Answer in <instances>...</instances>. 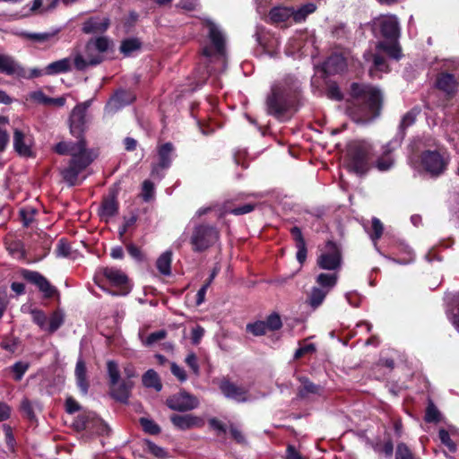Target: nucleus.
Returning <instances> with one entry per match:
<instances>
[{
	"mask_svg": "<svg viewBox=\"0 0 459 459\" xmlns=\"http://www.w3.org/2000/svg\"><path fill=\"white\" fill-rule=\"evenodd\" d=\"M91 101H85L76 105L69 117V129L77 142H59L53 150L59 155H69L68 165L60 169L63 180L69 186L80 184L79 175L85 170L95 160L93 152L87 148V143L83 134L87 129V109Z\"/></svg>",
	"mask_w": 459,
	"mask_h": 459,
	"instance_id": "obj_1",
	"label": "nucleus"
},
{
	"mask_svg": "<svg viewBox=\"0 0 459 459\" xmlns=\"http://www.w3.org/2000/svg\"><path fill=\"white\" fill-rule=\"evenodd\" d=\"M351 91L354 101L353 108H351V114L356 122L368 123L380 115L383 96L379 90L353 83Z\"/></svg>",
	"mask_w": 459,
	"mask_h": 459,
	"instance_id": "obj_2",
	"label": "nucleus"
},
{
	"mask_svg": "<svg viewBox=\"0 0 459 459\" xmlns=\"http://www.w3.org/2000/svg\"><path fill=\"white\" fill-rule=\"evenodd\" d=\"M295 91L286 81L275 82L266 98L267 113L277 118L281 117L291 107Z\"/></svg>",
	"mask_w": 459,
	"mask_h": 459,
	"instance_id": "obj_3",
	"label": "nucleus"
},
{
	"mask_svg": "<svg viewBox=\"0 0 459 459\" xmlns=\"http://www.w3.org/2000/svg\"><path fill=\"white\" fill-rule=\"evenodd\" d=\"M110 41L106 37L91 39L85 45L84 55L75 56L74 63L77 70L82 71L90 65H96L103 61V53L109 48Z\"/></svg>",
	"mask_w": 459,
	"mask_h": 459,
	"instance_id": "obj_4",
	"label": "nucleus"
},
{
	"mask_svg": "<svg viewBox=\"0 0 459 459\" xmlns=\"http://www.w3.org/2000/svg\"><path fill=\"white\" fill-rule=\"evenodd\" d=\"M372 145L367 142H354L349 145V168L358 175H365L370 169Z\"/></svg>",
	"mask_w": 459,
	"mask_h": 459,
	"instance_id": "obj_5",
	"label": "nucleus"
},
{
	"mask_svg": "<svg viewBox=\"0 0 459 459\" xmlns=\"http://www.w3.org/2000/svg\"><path fill=\"white\" fill-rule=\"evenodd\" d=\"M220 230L214 225L198 223L194 226L190 244L194 252H204L220 240Z\"/></svg>",
	"mask_w": 459,
	"mask_h": 459,
	"instance_id": "obj_6",
	"label": "nucleus"
},
{
	"mask_svg": "<svg viewBox=\"0 0 459 459\" xmlns=\"http://www.w3.org/2000/svg\"><path fill=\"white\" fill-rule=\"evenodd\" d=\"M448 159L437 151H425L420 155V162L424 170L432 178L442 175L447 168Z\"/></svg>",
	"mask_w": 459,
	"mask_h": 459,
	"instance_id": "obj_7",
	"label": "nucleus"
},
{
	"mask_svg": "<svg viewBox=\"0 0 459 459\" xmlns=\"http://www.w3.org/2000/svg\"><path fill=\"white\" fill-rule=\"evenodd\" d=\"M373 30L388 40H397L400 37V25L394 14L380 15L373 20Z\"/></svg>",
	"mask_w": 459,
	"mask_h": 459,
	"instance_id": "obj_8",
	"label": "nucleus"
},
{
	"mask_svg": "<svg viewBox=\"0 0 459 459\" xmlns=\"http://www.w3.org/2000/svg\"><path fill=\"white\" fill-rule=\"evenodd\" d=\"M342 252L338 245L331 240L327 241L325 250L317 257V265L324 270L335 271L341 267Z\"/></svg>",
	"mask_w": 459,
	"mask_h": 459,
	"instance_id": "obj_9",
	"label": "nucleus"
},
{
	"mask_svg": "<svg viewBox=\"0 0 459 459\" xmlns=\"http://www.w3.org/2000/svg\"><path fill=\"white\" fill-rule=\"evenodd\" d=\"M205 24L208 28V36L214 47V50L210 47H204L203 48V55L207 57H211L214 53H216L219 56H223L225 55V37L223 33L213 22L207 20Z\"/></svg>",
	"mask_w": 459,
	"mask_h": 459,
	"instance_id": "obj_10",
	"label": "nucleus"
},
{
	"mask_svg": "<svg viewBox=\"0 0 459 459\" xmlns=\"http://www.w3.org/2000/svg\"><path fill=\"white\" fill-rule=\"evenodd\" d=\"M166 404L173 411H188L197 408L199 401L196 396L186 391H180L168 397Z\"/></svg>",
	"mask_w": 459,
	"mask_h": 459,
	"instance_id": "obj_11",
	"label": "nucleus"
},
{
	"mask_svg": "<svg viewBox=\"0 0 459 459\" xmlns=\"http://www.w3.org/2000/svg\"><path fill=\"white\" fill-rule=\"evenodd\" d=\"M157 151L158 162L152 167V176L161 178L163 176L160 174V171L169 169L171 165L174 146L171 143H166L158 146Z\"/></svg>",
	"mask_w": 459,
	"mask_h": 459,
	"instance_id": "obj_12",
	"label": "nucleus"
},
{
	"mask_svg": "<svg viewBox=\"0 0 459 459\" xmlns=\"http://www.w3.org/2000/svg\"><path fill=\"white\" fill-rule=\"evenodd\" d=\"M21 273L22 278L35 285L45 298H52L56 293V289L39 273L23 269Z\"/></svg>",
	"mask_w": 459,
	"mask_h": 459,
	"instance_id": "obj_13",
	"label": "nucleus"
},
{
	"mask_svg": "<svg viewBox=\"0 0 459 459\" xmlns=\"http://www.w3.org/2000/svg\"><path fill=\"white\" fill-rule=\"evenodd\" d=\"M394 152V148L392 146L391 142L382 145L380 151L376 155L373 166L380 172H385L393 169L395 164Z\"/></svg>",
	"mask_w": 459,
	"mask_h": 459,
	"instance_id": "obj_14",
	"label": "nucleus"
},
{
	"mask_svg": "<svg viewBox=\"0 0 459 459\" xmlns=\"http://www.w3.org/2000/svg\"><path fill=\"white\" fill-rule=\"evenodd\" d=\"M76 425L81 429H93L97 428L96 432L100 435H108L109 429L100 419L95 418L93 413H83L77 417Z\"/></svg>",
	"mask_w": 459,
	"mask_h": 459,
	"instance_id": "obj_15",
	"label": "nucleus"
},
{
	"mask_svg": "<svg viewBox=\"0 0 459 459\" xmlns=\"http://www.w3.org/2000/svg\"><path fill=\"white\" fill-rule=\"evenodd\" d=\"M219 387L221 393L229 399L235 400L238 403L247 401L248 391L245 387L238 386L226 378L220 382Z\"/></svg>",
	"mask_w": 459,
	"mask_h": 459,
	"instance_id": "obj_16",
	"label": "nucleus"
},
{
	"mask_svg": "<svg viewBox=\"0 0 459 459\" xmlns=\"http://www.w3.org/2000/svg\"><path fill=\"white\" fill-rule=\"evenodd\" d=\"M13 149L20 155L23 157L31 156V140L30 137L23 131L15 128L13 130Z\"/></svg>",
	"mask_w": 459,
	"mask_h": 459,
	"instance_id": "obj_17",
	"label": "nucleus"
},
{
	"mask_svg": "<svg viewBox=\"0 0 459 459\" xmlns=\"http://www.w3.org/2000/svg\"><path fill=\"white\" fill-rule=\"evenodd\" d=\"M170 421L174 427L180 430H186L195 427H202L204 424L201 418L192 414H173L170 416Z\"/></svg>",
	"mask_w": 459,
	"mask_h": 459,
	"instance_id": "obj_18",
	"label": "nucleus"
},
{
	"mask_svg": "<svg viewBox=\"0 0 459 459\" xmlns=\"http://www.w3.org/2000/svg\"><path fill=\"white\" fill-rule=\"evenodd\" d=\"M0 73L7 75L26 76V70L13 56L0 54Z\"/></svg>",
	"mask_w": 459,
	"mask_h": 459,
	"instance_id": "obj_19",
	"label": "nucleus"
},
{
	"mask_svg": "<svg viewBox=\"0 0 459 459\" xmlns=\"http://www.w3.org/2000/svg\"><path fill=\"white\" fill-rule=\"evenodd\" d=\"M134 100V96L130 91L124 90L117 91L106 106V110L111 113L116 112L124 106L132 103Z\"/></svg>",
	"mask_w": 459,
	"mask_h": 459,
	"instance_id": "obj_20",
	"label": "nucleus"
},
{
	"mask_svg": "<svg viewBox=\"0 0 459 459\" xmlns=\"http://www.w3.org/2000/svg\"><path fill=\"white\" fill-rule=\"evenodd\" d=\"M458 82L452 74L441 73L436 80V87L447 96H453L457 89Z\"/></svg>",
	"mask_w": 459,
	"mask_h": 459,
	"instance_id": "obj_21",
	"label": "nucleus"
},
{
	"mask_svg": "<svg viewBox=\"0 0 459 459\" xmlns=\"http://www.w3.org/2000/svg\"><path fill=\"white\" fill-rule=\"evenodd\" d=\"M109 19L105 17H91L82 24V31L86 34L102 33L108 30Z\"/></svg>",
	"mask_w": 459,
	"mask_h": 459,
	"instance_id": "obj_22",
	"label": "nucleus"
},
{
	"mask_svg": "<svg viewBox=\"0 0 459 459\" xmlns=\"http://www.w3.org/2000/svg\"><path fill=\"white\" fill-rule=\"evenodd\" d=\"M133 386L134 383L131 380L124 381L120 384H117L116 385H110V395L116 401L126 403Z\"/></svg>",
	"mask_w": 459,
	"mask_h": 459,
	"instance_id": "obj_23",
	"label": "nucleus"
},
{
	"mask_svg": "<svg viewBox=\"0 0 459 459\" xmlns=\"http://www.w3.org/2000/svg\"><path fill=\"white\" fill-rule=\"evenodd\" d=\"M74 375L77 386L79 387L81 393L83 395H86L88 394L90 384L87 379L86 365L82 358H80L76 362Z\"/></svg>",
	"mask_w": 459,
	"mask_h": 459,
	"instance_id": "obj_24",
	"label": "nucleus"
},
{
	"mask_svg": "<svg viewBox=\"0 0 459 459\" xmlns=\"http://www.w3.org/2000/svg\"><path fill=\"white\" fill-rule=\"evenodd\" d=\"M301 385L298 389V396L301 399L307 398L311 394L321 395L323 387L311 382L307 377H301L299 378Z\"/></svg>",
	"mask_w": 459,
	"mask_h": 459,
	"instance_id": "obj_25",
	"label": "nucleus"
},
{
	"mask_svg": "<svg viewBox=\"0 0 459 459\" xmlns=\"http://www.w3.org/2000/svg\"><path fill=\"white\" fill-rule=\"evenodd\" d=\"M118 211V203L114 195L103 199L100 207L99 214L101 219L108 221L115 216Z\"/></svg>",
	"mask_w": 459,
	"mask_h": 459,
	"instance_id": "obj_26",
	"label": "nucleus"
},
{
	"mask_svg": "<svg viewBox=\"0 0 459 459\" xmlns=\"http://www.w3.org/2000/svg\"><path fill=\"white\" fill-rule=\"evenodd\" d=\"M103 275L115 286L121 287L125 285L128 278L120 269L114 267H106L103 269Z\"/></svg>",
	"mask_w": 459,
	"mask_h": 459,
	"instance_id": "obj_27",
	"label": "nucleus"
},
{
	"mask_svg": "<svg viewBox=\"0 0 459 459\" xmlns=\"http://www.w3.org/2000/svg\"><path fill=\"white\" fill-rule=\"evenodd\" d=\"M293 8L276 6L271 9L269 18L272 23H281L292 18Z\"/></svg>",
	"mask_w": 459,
	"mask_h": 459,
	"instance_id": "obj_28",
	"label": "nucleus"
},
{
	"mask_svg": "<svg viewBox=\"0 0 459 459\" xmlns=\"http://www.w3.org/2000/svg\"><path fill=\"white\" fill-rule=\"evenodd\" d=\"M60 30H53L47 32L32 33V32H22V36L33 42L45 43L54 40Z\"/></svg>",
	"mask_w": 459,
	"mask_h": 459,
	"instance_id": "obj_29",
	"label": "nucleus"
},
{
	"mask_svg": "<svg viewBox=\"0 0 459 459\" xmlns=\"http://www.w3.org/2000/svg\"><path fill=\"white\" fill-rule=\"evenodd\" d=\"M71 70V61L69 58H63L50 63L45 68V74L48 75L67 73Z\"/></svg>",
	"mask_w": 459,
	"mask_h": 459,
	"instance_id": "obj_30",
	"label": "nucleus"
},
{
	"mask_svg": "<svg viewBox=\"0 0 459 459\" xmlns=\"http://www.w3.org/2000/svg\"><path fill=\"white\" fill-rule=\"evenodd\" d=\"M255 206L256 205L254 204H246L244 205L232 208L231 207V202L230 201H226L222 204L221 216L226 214V213H230V214H233V215H236V216L247 214V213H249V212H253L255 210Z\"/></svg>",
	"mask_w": 459,
	"mask_h": 459,
	"instance_id": "obj_31",
	"label": "nucleus"
},
{
	"mask_svg": "<svg viewBox=\"0 0 459 459\" xmlns=\"http://www.w3.org/2000/svg\"><path fill=\"white\" fill-rule=\"evenodd\" d=\"M377 48L380 50H383L390 57L395 60H399L402 56V48L397 40H390V42H378Z\"/></svg>",
	"mask_w": 459,
	"mask_h": 459,
	"instance_id": "obj_32",
	"label": "nucleus"
},
{
	"mask_svg": "<svg viewBox=\"0 0 459 459\" xmlns=\"http://www.w3.org/2000/svg\"><path fill=\"white\" fill-rule=\"evenodd\" d=\"M338 274L336 273H322L317 275L316 282L317 287L330 292V290L336 285Z\"/></svg>",
	"mask_w": 459,
	"mask_h": 459,
	"instance_id": "obj_33",
	"label": "nucleus"
},
{
	"mask_svg": "<svg viewBox=\"0 0 459 459\" xmlns=\"http://www.w3.org/2000/svg\"><path fill=\"white\" fill-rule=\"evenodd\" d=\"M20 409L23 417L30 421L36 420V410H40V405L38 402H32L28 398H23L21 402Z\"/></svg>",
	"mask_w": 459,
	"mask_h": 459,
	"instance_id": "obj_34",
	"label": "nucleus"
},
{
	"mask_svg": "<svg viewBox=\"0 0 459 459\" xmlns=\"http://www.w3.org/2000/svg\"><path fill=\"white\" fill-rule=\"evenodd\" d=\"M329 292L315 286L311 289V291L307 299V304L314 309L317 308L325 300V297Z\"/></svg>",
	"mask_w": 459,
	"mask_h": 459,
	"instance_id": "obj_35",
	"label": "nucleus"
},
{
	"mask_svg": "<svg viewBox=\"0 0 459 459\" xmlns=\"http://www.w3.org/2000/svg\"><path fill=\"white\" fill-rule=\"evenodd\" d=\"M172 252L168 250L162 253L156 261V266L159 272L163 275L171 273Z\"/></svg>",
	"mask_w": 459,
	"mask_h": 459,
	"instance_id": "obj_36",
	"label": "nucleus"
},
{
	"mask_svg": "<svg viewBox=\"0 0 459 459\" xmlns=\"http://www.w3.org/2000/svg\"><path fill=\"white\" fill-rule=\"evenodd\" d=\"M32 97L38 102L47 106L63 107L66 101L65 97L50 98L45 95L42 91L34 92Z\"/></svg>",
	"mask_w": 459,
	"mask_h": 459,
	"instance_id": "obj_37",
	"label": "nucleus"
},
{
	"mask_svg": "<svg viewBox=\"0 0 459 459\" xmlns=\"http://www.w3.org/2000/svg\"><path fill=\"white\" fill-rule=\"evenodd\" d=\"M325 66L330 73H340L346 67V62L342 56L332 55L326 60Z\"/></svg>",
	"mask_w": 459,
	"mask_h": 459,
	"instance_id": "obj_38",
	"label": "nucleus"
},
{
	"mask_svg": "<svg viewBox=\"0 0 459 459\" xmlns=\"http://www.w3.org/2000/svg\"><path fill=\"white\" fill-rule=\"evenodd\" d=\"M142 381L143 385L148 388H154L156 391H160L162 388L160 377L153 369L147 370L143 376Z\"/></svg>",
	"mask_w": 459,
	"mask_h": 459,
	"instance_id": "obj_39",
	"label": "nucleus"
},
{
	"mask_svg": "<svg viewBox=\"0 0 459 459\" xmlns=\"http://www.w3.org/2000/svg\"><path fill=\"white\" fill-rule=\"evenodd\" d=\"M316 9V6L313 3H308L302 5L299 9H293L292 19L295 22H304L307 16L310 13H313Z\"/></svg>",
	"mask_w": 459,
	"mask_h": 459,
	"instance_id": "obj_40",
	"label": "nucleus"
},
{
	"mask_svg": "<svg viewBox=\"0 0 459 459\" xmlns=\"http://www.w3.org/2000/svg\"><path fill=\"white\" fill-rule=\"evenodd\" d=\"M141 42L137 39H126L121 42L119 49L124 56H129L134 51L139 50L141 48Z\"/></svg>",
	"mask_w": 459,
	"mask_h": 459,
	"instance_id": "obj_41",
	"label": "nucleus"
},
{
	"mask_svg": "<svg viewBox=\"0 0 459 459\" xmlns=\"http://www.w3.org/2000/svg\"><path fill=\"white\" fill-rule=\"evenodd\" d=\"M64 314L61 311H55L49 317V324L47 325V330L53 333L64 324Z\"/></svg>",
	"mask_w": 459,
	"mask_h": 459,
	"instance_id": "obj_42",
	"label": "nucleus"
},
{
	"mask_svg": "<svg viewBox=\"0 0 459 459\" xmlns=\"http://www.w3.org/2000/svg\"><path fill=\"white\" fill-rule=\"evenodd\" d=\"M440 418L441 415L438 409L436 407L433 402L430 401L426 409L424 417L425 421L429 423H437L440 421Z\"/></svg>",
	"mask_w": 459,
	"mask_h": 459,
	"instance_id": "obj_43",
	"label": "nucleus"
},
{
	"mask_svg": "<svg viewBox=\"0 0 459 459\" xmlns=\"http://www.w3.org/2000/svg\"><path fill=\"white\" fill-rule=\"evenodd\" d=\"M9 124V119L6 117H0V152H4L9 143V134L7 130L2 126Z\"/></svg>",
	"mask_w": 459,
	"mask_h": 459,
	"instance_id": "obj_44",
	"label": "nucleus"
},
{
	"mask_svg": "<svg viewBox=\"0 0 459 459\" xmlns=\"http://www.w3.org/2000/svg\"><path fill=\"white\" fill-rule=\"evenodd\" d=\"M167 336V332L165 330H159L150 333L145 339L141 337L142 342L144 346H152L154 343L158 342L165 339Z\"/></svg>",
	"mask_w": 459,
	"mask_h": 459,
	"instance_id": "obj_45",
	"label": "nucleus"
},
{
	"mask_svg": "<svg viewBox=\"0 0 459 459\" xmlns=\"http://www.w3.org/2000/svg\"><path fill=\"white\" fill-rule=\"evenodd\" d=\"M107 368L110 380V385H116L118 384L120 377V372L117 364L113 360H109L107 363Z\"/></svg>",
	"mask_w": 459,
	"mask_h": 459,
	"instance_id": "obj_46",
	"label": "nucleus"
},
{
	"mask_svg": "<svg viewBox=\"0 0 459 459\" xmlns=\"http://www.w3.org/2000/svg\"><path fill=\"white\" fill-rule=\"evenodd\" d=\"M247 331L255 336H262L266 333L267 328L264 321H256L247 325Z\"/></svg>",
	"mask_w": 459,
	"mask_h": 459,
	"instance_id": "obj_47",
	"label": "nucleus"
},
{
	"mask_svg": "<svg viewBox=\"0 0 459 459\" xmlns=\"http://www.w3.org/2000/svg\"><path fill=\"white\" fill-rule=\"evenodd\" d=\"M264 322L267 330L270 331L279 330L282 326L281 319L277 313H273L268 316Z\"/></svg>",
	"mask_w": 459,
	"mask_h": 459,
	"instance_id": "obj_48",
	"label": "nucleus"
},
{
	"mask_svg": "<svg viewBox=\"0 0 459 459\" xmlns=\"http://www.w3.org/2000/svg\"><path fill=\"white\" fill-rule=\"evenodd\" d=\"M438 437L441 443L447 447L449 452L455 453L456 451V445L452 440L450 434L446 429H440L438 432Z\"/></svg>",
	"mask_w": 459,
	"mask_h": 459,
	"instance_id": "obj_49",
	"label": "nucleus"
},
{
	"mask_svg": "<svg viewBox=\"0 0 459 459\" xmlns=\"http://www.w3.org/2000/svg\"><path fill=\"white\" fill-rule=\"evenodd\" d=\"M395 459H416L413 453L404 443H399L396 446Z\"/></svg>",
	"mask_w": 459,
	"mask_h": 459,
	"instance_id": "obj_50",
	"label": "nucleus"
},
{
	"mask_svg": "<svg viewBox=\"0 0 459 459\" xmlns=\"http://www.w3.org/2000/svg\"><path fill=\"white\" fill-rule=\"evenodd\" d=\"M140 423L143 430L149 434L156 435L160 432V428L152 420L141 418Z\"/></svg>",
	"mask_w": 459,
	"mask_h": 459,
	"instance_id": "obj_51",
	"label": "nucleus"
},
{
	"mask_svg": "<svg viewBox=\"0 0 459 459\" xmlns=\"http://www.w3.org/2000/svg\"><path fill=\"white\" fill-rule=\"evenodd\" d=\"M154 195V185L150 180H144L142 186V196L145 202L150 201Z\"/></svg>",
	"mask_w": 459,
	"mask_h": 459,
	"instance_id": "obj_52",
	"label": "nucleus"
},
{
	"mask_svg": "<svg viewBox=\"0 0 459 459\" xmlns=\"http://www.w3.org/2000/svg\"><path fill=\"white\" fill-rule=\"evenodd\" d=\"M28 368H29L28 363H24L22 361L16 362L12 367V371L14 373V379L16 381H20L22 378L25 372L28 370Z\"/></svg>",
	"mask_w": 459,
	"mask_h": 459,
	"instance_id": "obj_53",
	"label": "nucleus"
},
{
	"mask_svg": "<svg viewBox=\"0 0 459 459\" xmlns=\"http://www.w3.org/2000/svg\"><path fill=\"white\" fill-rule=\"evenodd\" d=\"M35 211L32 208H23L20 210V216L25 227H28L34 220Z\"/></svg>",
	"mask_w": 459,
	"mask_h": 459,
	"instance_id": "obj_54",
	"label": "nucleus"
},
{
	"mask_svg": "<svg viewBox=\"0 0 459 459\" xmlns=\"http://www.w3.org/2000/svg\"><path fill=\"white\" fill-rule=\"evenodd\" d=\"M32 319L35 324H37L41 329L47 330V316L40 310H33L31 312Z\"/></svg>",
	"mask_w": 459,
	"mask_h": 459,
	"instance_id": "obj_55",
	"label": "nucleus"
},
{
	"mask_svg": "<svg viewBox=\"0 0 459 459\" xmlns=\"http://www.w3.org/2000/svg\"><path fill=\"white\" fill-rule=\"evenodd\" d=\"M372 230H373V234L371 235V238L373 240L379 239L384 231V226L379 219H377V218L372 219Z\"/></svg>",
	"mask_w": 459,
	"mask_h": 459,
	"instance_id": "obj_56",
	"label": "nucleus"
},
{
	"mask_svg": "<svg viewBox=\"0 0 459 459\" xmlns=\"http://www.w3.org/2000/svg\"><path fill=\"white\" fill-rule=\"evenodd\" d=\"M316 351V346L314 343H308L304 346H300L298 350H296L294 353V359H299L304 355L308 353H313Z\"/></svg>",
	"mask_w": 459,
	"mask_h": 459,
	"instance_id": "obj_57",
	"label": "nucleus"
},
{
	"mask_svg": "<svg viewBox=\"0 0 459 459\" xmlns=\"http://www.w3.org/2000/svg\"><path fill=\"white\" fill-rule=\"evenodd\" d=\"M126 250H127L128 254L136 261L141 262L143 260L144 256H143L141 249L138 247H136L134 244H133V243L127 244Z\"/></svg>",
	"mask_w": 459,
	"mask_h": 459,
	"instance_id": "obj_58",
	"label": "nucleus"
},
{
	"mask_svg": "<svg viewBox=\"0 0 459 459\" xmlns=\"http://www.w3.org/2000/svg\"><path fill=\"white\" fill-rule=\"evenodd\" d=\"M326 96L334 100H342L343 96L339 89V87L335 84H331L327 88Z\"/></svg>",
	"mask_w": 459,
	"mask_h": 459,
	"instance_id": "obj_59",
	"label": "nucleus"
},
{
	"mask_svg": "<svg viewBox=\"0 0 459 459\" xmlns=\"http://www.w3.org/2000/svg\"><path fill=\"white\" fill-rule=\"evenodd\" d=\"M416 116L412 111L407 112L402 118L400 123L401 130L404 131L415 122Z\"/></svg>",
	"mask_w": 459,
	"mask_h": 459,
	"instance_id": "obj_60",
	"label": "nucleus"
},
{
	"mask_svg": "<svg viewBox=\"0 0 459 459\" xmlns=\"http://www.w3.org/2000/svg\"><path fill=\"white\" fill-rule=\"evenodd\" d=\"M81 410L80 404L72 397L68 396L65 399V411L69 414H73Z\"/></svg>",
	"mask_w": 459,
	"mask_h": 459,
	"instance_id": "obj_61",
	"label": "nucleus"
},
{
	"mask_svg": "<svg viewBox=\"0 0 459 459\" xmlns=\"http://www.w3.org/2000/svg\"><path fill=\"white\" fill-rule=\"evenodd\" d=\"M171 373L181 382L186 380V374L184 368L177 365L176 363H171L170 366Z\"/></svg>",
	"mask_w": 459,
	"mask_h": 459,
	"instance_id": "obj_62",
	"label": "nucleus"
},
{
	"mask_svg": "<svg viewBox=\"0 0 459 459\" xmlns=\"http://www.w3.org/2000/svg\"><path fill=\"white\" fill-rule=\"evenodd\" d=\"M71 247L68 243H66L64 239H60L58 241L56 247V253L60 256H67L70 255Z\"/></svg>",
	"mask_w": 459,
	"mask_h": 459,
	"instance_id": "obj_63",
	"label": "nucleus"
},
{
	"mask_svg": "<svg viewBox=\"0 0 459 459\" xmlns=\"http://www.w3.org/2000/svg\"><path fill=\"white\" fill-rule=\"evenodd\" d=\"M185 361L187 364V366L193 370V372L195 374L199 373V366L197 363V358L195 353H193V352L189 353L186 356Z\"/></svg>",
	"mask_w": 459,
	"mask_h": 459,
	"instance_id": "obj_64",
	"label": "nucleus"
}]
</instances>
